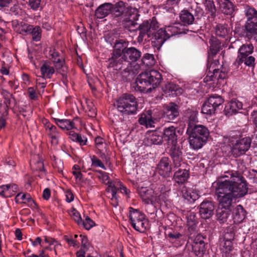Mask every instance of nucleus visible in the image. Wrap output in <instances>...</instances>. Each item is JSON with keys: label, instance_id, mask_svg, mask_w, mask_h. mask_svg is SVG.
Returning <instances> with one entry per match:
<instances>
[{"label": "nucleus", "instance_id": "obj_1", "mask_svg": "<svg viewBox=\"0 0 257 257\" xmlns=\"http://www.w3.org/2000/svg\"><path fill=\"white\" fill-rule=\"evenodd\" d=\"M170 190L164 184L152 185L151 188L139 187L138 193L143 202L147 204L162 203L168 200Z\"/></svg>", "mask_w": 257, "mask_h": 257}, {"label": "nucleus", "instance_id": "obj_2", "mask_svg": "<svg viewBox=\"0 0 257 257\" xmlns=\"http://www.w3.org/2000/svg\"><path fill=\"white\" fill-rule=\"evenodd\" d=\"M161 80V75L158 71L152 70L146 71L137 77L136 87L141 92L149 93L159 85Z\"/></svg>", "mask_w": 257, "mask_h": 257}, {"label": "nucleus", "instance_id": "obj_3", "mask_svg": "<svg viewBox=\"0 0 257 257\" xmlns=\"http://www.w3.org/2000/svg\"><path fill=\"white\" fill-rule=\"evenodd\" d=\"M187 134L189 136L190 147L194 150L201 148L206 143L209 136V131L202 125L188 126Z\"/></svg>", "mask_w": 257, "mask_h": 257}, {"label": "nucleus", "instance_id": "obj_4", "mask_svg": "<svg viewBox=\"0 0 257 257\" xmlns=\"http://www.w3.org/2000/svg\"><path fill=\"white\" fill-rule=\"evenodd\" d=\"M226 183H223L222 181H217L213 183V186L215 187V194L217 196L219 205L221 208L229 210L232 206L233 200L236 199L234 195L228 189Z\"/></svg>", "mask_w": 257, "mask_h": 257}, {"label": "nucleus", "instance_id": "obj_5", "mask_svg": "<svg viewBox=\"0 0 257 257\" xmlns=\"http://www.w3.org/2000/svg\"><path fill=\"white\" fill-rule=\"evenodd\" d=\"M229 175L230 176L229 179H226L225 178H228V176H225L223 177L224 180L222 181L223 183L227 182L229 184L227 185V188L234 195L235 198H239L246 195L247 193V187L243 177L240 176H235L230 173H229Z\"/></svg>", "mask_w": 257, "mask_h": 257}, {"label": "nucleus", "instance_id": "obj_6", "mask_svg": "<svg viewBox=\"0 0 257 257\" xmlns=\"http://www.w3.org/2000/svg\"><path fill=\"white\" fill-rule=\"evenodd\" d=\"M180 24H175L160 29L154 35L153 43L156 47H161L164 43L170 37L183 32Z\"/></svg>", "mask_w": 257, "mask_h": 257}, {"label": "nucleus", "instance_id": "obj_7", "mask_svg": "<svg viewBox=\"0 0 257 257\" xmlns=\"http://www.w3.org/2000/svg\"><path fill=\"white\" fill-rule=\"evenodd\" d=\"M115 105L123 115H131L137 112V102L135 96L132 94H123L117 99Z\"/></svg>", "mask_w": 257, "mask_h": 257}, {"label": "nucleus", "instance_id": "obj_8", "mask_svg": "<svg viewBox=\"0 0 257 257\" xmlns=\"http://www.w3.org/2000/svg\"><path fill=\"white\" fill-rule=\"evenodd\" d=\"M251 140L249 138H244L237 140L232 144L231 152L232 155L235 158L244 155L250 147Z\"/></svg>", "mask_w": 257, "mask_h": 257}, {"label": "nucleus", "instance_id": "obj_9", "mask_svg": "<svg viewBox=\"0 0 257 257\" xmlns=\"http://www.w3.org/2000/svg\"><path fill=\"white\" fill-rule=\"evenodd\" d=\"M203 239L202 235L197 234L192 242L187 243V249L195 256H201L205 251V242Z\"/></svg>", "mask_w": 257, "mask_h": 257}, {"label": "nucleus", "instance_id": "obj_10", "mask_svg": "<svg viewBox=\"0 0 257 257\" xmlns=\"http://www.w3.org/2000/svg\"><path fill=\"white\" fill-rule=\"evenodd\" d=\"M169 153L172 158L174 168H177L185 165L183 162L182 152L180 146H173L169 149Z\"/></svg>", "mask_w": 257, "mask_h": 257}, {"label": "nucleus", "instance_id": "obj_11", "mask_svg": "<svg viewBox=\"0 0 257 257\" xmlns=\"http://www.w3.org/2000/svg\"><path fill=\"white\" fill-rule=\"evenodd\" d=\"M47 134L51 139V143L56 145L58 143L59 133L55 126L51 124L47 119L42 120Z\"/></svg>", "mask_w": 257, "mask_h": 257}, {"label": "nucleus", "instance_id": "obj_12", "mask_svg": "<svg viewBox=\"0 0 257 257\" xmlns=\"http://www.w3.org/2000/svg\"><path fill=\"white\" fill-rule=\"evenodd\" d=\"M163 139L167 142L169 149L173 146H179L177 144V136L176 128L173 126H169L164 129Z\"/></svg>", "mask_w": 257, "mask_h": 257}, {"label": "nucleus", "instance_id": "obj_13", "mask_svg": "<svg viewBox=\"0 0 257 257\" xmlns=\"http://www.w3.org/2000/svg\"><path fill=\"white\" fill-rule=\"evenodd\" d=\"M214 210V205L213 203L211 201L205 200L200 205V215L203 219H209L213 214Z\"/></svg>", "mask_w": 257, "mask_h": 257}, {"label": "nucleus", "instance_id": "obj_14", "mask_svg": "<svg viewBox=\"0 0 257 257\" xmlns=\"http://www.w3.org/2000/svg\"><path fill=\"white\" fill-rule=\"evenodd\" d=\"M179 114V107L175 103H169L165 106L164 117L166 120H174Z\"/></svg>", "mask_w": 257, "mask_h": 257}, {"label": "nucleus", "instance_id": "obj_15", "mask_svg": "<svg viewBox=\"0 0 257 257\" xmlns=\"http://www.w3.org/2000/svg\"><path fill=\"white\" fill-rule=\"evenodd\" d=\"M170 160L167 157L162 158L157 166L158 173L165 177H168L171 172V166Z\"/></svg>", "mask_w": 257, "mask_h": 257}, {"label": "nucleus", "instance_id": "obj_16", "mask_svg": "<svg viewBox=\"0 0 257 257\" xmlns=\"http://www.w3.org/2000/svg\"><path fill=\"white\" fill-rule=\"evenodd\" d=\"M252 45H243L238 50V56L236 59V63L238 65L242 64L244 59L253 52Z\"/></svg>", "mask_w": 257, "mask_h": 257}, {"label": "nucleus", "instance_id": "obj_17", "mask_svg": "<svg viewBox=\"0 0 257 257\" xmlns=\"http://www.w3.org/2000/svg\"><path fill=\"white\" fill-rule=\"evenodd\" d=\"M141 56V52L134 47L126 48L123 52V55L121 58L125 61L135 62L137 61Z\"/></svg>", "mask_w": 257, "mask_h": 257}, {"label": "nucleus", "instance_id": "obj_18", "mask_svg": "<svg viewBox=\"0 0 257 257\" xmlns=\"http://www.w3.org/2000/svg\"><path fill=\"white\" fill-rule=\"evenodd\" d=\"M49 57L54 63L56 70L63 74L65 71L64 67V61L59 58L58 53L55 49H51L49 52Z\"/></svg>", "mask_w": 257, "mask_h": 257}, {"label": "nucleus", "instance_id": "obj_19", "mask_svg": "<svg viewBox=\"0 0 257 257\" xmlns=\"http://www.w3.org/2000/svg\"><path fill=\"white\" fill-rule=\"evenodd\" d=\"M163 141L162 134L157 131L148 133L145 139L144 142L147 146L158 145L161 144Z\"/></svg>", "mask_w": 257, "mask_h": 257}, {"label": "nucleus", "instance_id": "obj_20", "mask_svg": "<svg viewBox=\"0 0 257 257\" xmlns=\"http://www.w3.org/2000/svg\"><path fill=\"white\" fill-rule=\"evenodd\" d=\"M244 27L247 36L250 38L253 37L254 40L257 42V20H247Z\"/></svg>", "mask_w": 257, "mask_h": 257}, {"label": "nucleus", "instance_id": "obj_21", "mask_svg": "<svg viewBox=\"0 0 257 257\" xmlns=\"http://www.w3.org/2000/svg\"><path fill=\"white\" fill-rule=\"evenodd\" d=\"M78 119L76 118L72 120L67 119L55 118V123L62 130L69 131L76 128V121Z\"/></svg>", "mask_w": 257, "mask_h": 257}, {"label": "nucleus", "instance_id": "obj_22", "mask_svg": "<svg viewBox=\"0 0 257 257\" xmlns=\"http://www.w3.org/2000/svg\"><path fill=\"white\" fill-rule=\"evenodd\" d=\"M242 108V103L237 99L230 101L225 107V111L228 115H232L237 113Z\"/></svg>", "mask_w": 257, "mask_h": 257}, {"label": "nucleus", "instance_id": "obj_23", "mask_svg": "<svg viewBox=\"0 0 257 257\" xmlns=\"http://www.w3.org/2000/svg\"><path fill=\"white\" fill-rule=\"evenodd\" d=\"M15 201L18 203H24L31 207H36L37 205L28 193H19L15 197Z\"/></svg>", "mask_w": 257, "mask_h": 257}, {"label": "nucleus", "instance_id": "obj_24", "mask_svg": "<svg viewBox=\"0 0 257 257\" xmlns=\"http://www.w3.org/2000/svg\"><path fill=\"white\" fill-rule=\"evenodd\" d=\"M152 114V112L150 110L142 113L139 119L140 123L146 127H154L156 119L153 118Z\"/></svg>", "mask_w": 257, "mask_h": 257}, {"label": "nucleus", "instance_id": "obj_25", "mask_svg": "<svg viewBox=\"0 0 257 257\" xmlns=\"http://www.w3.org/2000/svg\"><path fill=\"white\" fill-rule=\"evenodd\" d=\"M113 9V5L105 3L100 5L95 11V17L97 19H103L108 16Z\"/></svg>", "mask_w": 257, "mask_h": 257}, {"label": "nucleus", "instance_id": "obj_26", "mask_svg": "<svg viewBox=\"0 0 257 257\" xmlns=\"http://www.w3.org/2000/svg\"><path fill=\"white\" fill-rule=\"evenodd\" d=\"M18 191L15 184H7L0 186V195L3 197H10Z\"/></svg>", "mask_w": 257, "mask_h": 257}, {"label": "nucleus", "instance_id": "obj_27", "mask_svg": "<svg viewBox=\"0 0 257 257\" xmlns=\"http://www.w3.org/2000/svg\"><path fill=\"white\" fill-rule=\"evenodd\" d=\"M40 71L42 76V79L45 80L46 79H50L52 77L55 72V69L51 65L50 62H44L41 66Z\"/></svg>", "mask_w": 257, "mask_h": 257}, {"label": "nucleus", "instance_id": "obj_28", "mask_svg": "<svg viewBox=\"0 0 257 257\" xmlns=\"http://www.w3.org/2000/svg\"><path fill=\"white\" fill-rule=\"evenodd\" d=\"M182 197L190 203H193L198 199L199 195L197 191L191 189L183 187L181 190Z\"/></svg>", "mask_w": 257, "mask_h": 257}, {"label": "nucleus", "instance_id": "obj_29", "mask_svg": "<svg viewBox=\"0 0 257 257\" xmlns=\"http://www.w3.org/2000/svg\"><path fill=\"white\" fill-rule=\"evenodd\" d=\"M109 189H110V192L112 194V200L116 199V193L118 190H120V191L126 195H128V192L126 188L123 186L121 183L118 180L115 181V183H111L109 186Z\"/></svg>", "mask_w": 257, "mask_h": 257}, {"label": "nucleus", "instance_id": "obj_30", "mask_svg": "<svg viewBox=\"0 0 257 257\" xmlns=\"http://www.w3.org/2000/svg\"><path fill=\"white\" fill-rule=\"evenodd\" d=\"M220 250L222 253V257H232L234 252L232 241H223Z\"/></svg>", "mask_w": 257, "mask_h": 257}, {"label": "nucleus", "instance_id": "obj_31", "mask_svg": "<svg viewBox=\"0 0 257 257\" xmlns=\"http://www.w3.org/2000/svg\"><path fill=\"white\" fill-rule=\"evenodd\" d=\"M158 27V23L156 20L153 18L150 23L148 21H145L141 25H139L138 28L141 31V33L145 34L146 32H152Z\"/></svg>", "mask_w": 257, "mask_h": 257}, {"label": "nucleus", "instance_id": "obj_32", "mask_svg": "<svg viewBox=\"0 0 257 257\" xmlns=\"http://www.w3.org/2000/svg\"><path fill=\"white\" fill-rule=\"evenodd\" d=\"M164 92L169 95H177L181 94L183 90L173 83H167L163 88Z\"/></svg>", "mask_w": 257, "mask_h": 257}, {"label": "nucleus", "instance_id": "obj_33", "mask_svg": "<svg viewBox=\"0 0 257 257\" xmlns=\"http://www.w3.org/2000/svg\"><path fill=\"white\" fill-rule=\"evenodd\" d=\"M189 178V172L185 169H179L174 175L173 179L178 184H183Z\"/></svg>", "mask_w": 257, "mask_h": 257}, {"label": "nucleus", "instance_id": "obj_34", "mask_svg": "<svg viewBox=\"0 0 257 257\" xmlns=\"http://www.w3.org/2000/svg\"><path fill=\"white\" fill-rule=\"evenodd\" d=\"M246 213L242 206L237 205L234 209L233 212V219L236 223L241 222L245 217Z\"/></svg>", "mask_w": 257, "mask_h": 257}, {"label": "nucleus", "instance_id": "obj_35", "mask_svg": "<svg viewBox=\"0 0 257 257\" xmlns=\"http://www.w3.org/2000/svg\"><path fill=\"white\" fill-rule=\"evenodd\" d=\"M126 14L129 19L128 21V25H132L134 27L139 25L137 23L135 22L138 20L139 17L140 16L137 9L131 7L127 8Z\"/></svg>", "mask_w": 257, "mask_h": 257}, {"label": "nucleus", "instance_id": "obj_36", "mask_svg": "<svg viewBox=\"0 0 257 257\" xmlns=\"http://www.w3.org/2000/svg\"><path fill=\"white\" fill-rule=\"evenodd\" d=\"M180 20L184 25H189L193 24L194 17L188 10H183L180 14Z\"/></svg>", "mask_w": 257, "mask_h": 257}, {"label": "nucleus", "instance_id": "obj_37", "mask_svg": "<svg viewBox=\"0 0 257 257\" xmlns=\"http://www.w3.org/2000/svg\"><path fill=\"white\" fill-rule=\"evenodd\" d=\"M144 215L137 210L130 208L129 217L132 226H135L136 223L143 219Z\"/></svg>", "mask_w": 257, "mask_h": 257}, {"label": "nucleus", "instance_id": "obj_38", "mask_svg": "<svg viewBox=\"0 0 257 257\" xmlns=\"http://www.w3.org/2000/svg\"><path fill=\"white\" fill-rule=\"evenodd\" d=\"M36 159H37L38 160L37 161L34 160H31L30 161V164L33 169L36 170V171H39L41 175L45 174V170L44 168V164L42 162V160L39 158L38 156H35Z\"/></svg>", "mask_w": 257, "mask_h": 257}, {"label": "nucleus", "instance_id": "obj_39", "mask_svg": "<svg viewBox=\"0 0 257 257\" xmlns=\"http://www.w3.org/2000/svg\"><path fill=\"white\" fill-rule=\"evenodd\" d=\"M220 10L225 15H231L233 12V8L230 1L221 2L220 3Z\"/></svg>", "mask_w": 257, "mask_h": 257}, {"label": "nucleus", "instance_id": "obj_40", "mask_svg": "<svg viewBox=\"0 0 257 257\" xmlns=\"http://www.w3.org/2000/svg\"><path fill=\"white\" fill-rule=\"evenodd\" d=\"M27 32H30L33 37V40L35 41L40 40L41 37V31L40 27H35L33 28L32 26L29 25L27 28Z\"/></svg>", "mask_w": 257, "mask_h": 257}, {"label": "nucleus", "instance_id": "obj_41", "mask_svg": "<svg viewBox=\"0 0 257 257\" xmlns=\"http://www.w3.org/2000/svg\"><path fill=\"white\" fill-rule=\"evenodd\" d=\"M244 14L247 20H257V11L253 8L246 6L244 8Z\"/></svg>", "mask_w": 257, "mask_h": 257}, {"label": "nucleus", "instance_id": "obj_42", "mask_svg": "<svg viewBox=\"0 0 257 257\" xmlns=\"http://www.w3.org/2000/svg\"><path fill=\"white\" fill-rule=\"evenodd\" d=\"M207 100L208 101V103L214 106L215 109L223 102V99L222 97L217 95L210 96Z\"/></svg>", "mask_w": 257, "mask_h": 257}, {"label": "nucleus", "instance_id": "obj_43", "mask_svg": "<svg viewBox=\"0 0 257 257\" xmlns=\"http://www.w3.org/2000/svg\"><path fill=\"white\" fill-rule=\"evenodd\" d=\"M125 6L124 3L120 1L117 3L114 6H113V9L112 12L116 17H119L122 15L124 11H125Z\"/></svg>", "mask_w": 257, "mask_h": 257}, {"label": "nucleus", "instance_id": "obj_44", "mask_svg": "<svg viewBox=\"0 0 257 257\" xmlns=\"http://www.w3.org/2000/svg\"><path fill=\"white\" fill-rule=\"evenodd\" d=\"M222 209H218L216 214L217 219L220 223H224L226 222L230 215L229 210H224Z\"/></svg>", "mask_w": 257, "mask_h": 257}, {"label": "nucleus", "instance_id": "obj_45", "mask_svg": "<svg viewBox=\"0 0 257 257\" xmlns=\"http://www.w3.org/2000/svg\"><path fill=\"white\" fill-rule=\"evenodd\" d=\"M98 172L99 173V175L98 176V178L103 183L108 185V188L107 190L108 192H110L109 186L111 183H115V181H110L109 175L107 173L101 171H99Z\"/></svg>", "mask_w": 257, "mask_h": 257}, {"label": "nucleus", "instance_id": "obj_46", "mask_svg": "<svg viewBox=\"0 0 257 257\" xmlns=\"http://www.w3.org/2000/svg\"><path fill=\"white\" fill-rule=\"evenodd\" d=\"M122 56V52L120 50H118L114 48V50L112 53V56L111 59H109V67H115L117 66L118 63L116 61V59L119 57L120 56Z\"/></svg>", "mask_w": 257, "mask_h": 257}, {"label": "nucleus", "instance_id": "obj_47", "mask_svg": "<svg viewBox=\"0 0 257 257\" xmlns=\"http://www.w3.org/2000/svg\"><path fill=\"white\" fill-rule=\"evenodd\" d=\"M148 223V220L145 218V216H144L143 219L136 223L135 226H133V227L137 231L141 232H144L147 228Z\"/></svg>", "mask_w": 257, "mask_h": 257}, {"label": "nucleus", "instance_id": "obj_48", "mask_svg": "<svg viewBox=\"0 0 257 257\" xmlns=\"http://www.w3.org/2000/svg\"><path fill=\"white\" fill-rule=\"evenodd\" d=\"M216 109L212 105L208 103V101L207 100L203 104L201 112L204 114L211 115L215 113Z\"/></svg>", "mask_w": 257, "mask_h": 257}, {"label": "nucleus", "instance_id": "obj_49", "mask_svg": "<svg viewBox=\"0 0 257 257\" xmlns=\"http://www.w3.org/2000/svg\"><path fill=\"white\" fill-rule=\"evenodd\" d=\"M198 112L196 110H188L186 116L188 118V126H193L192 124L198 121Z\"/></svg>", "mask_w": 257, "mask_h": 257}, {"label": "nucleus", "instance_id": "obj_50", "mask_svg": "<svg viewBox=\"0 0 257 257\" xmlns=\"http://www.w3.org/2000/svg\"><path fill=\"white\" fill-rule=\"evenodd\" d=\"M142 63L147 67H150L155 63V60L153 55L146 54L142 58Z\"/></svg>", "mask_w": 257, "mask_h": 257}, {"label": "nucleus", "instance_id": "obj_51", "mask_svg": "<svg viewBox=\"0 0 257 257\" xmlns=\"http://www.w3.org/2000/svg\"><path fill=\"white\" fill-rule=\"evenodd\" d=\"M68 213L71 217L73 219L78 225L82 224V218L80 214L75 209L71 208L68 211Z\"/></svg>", "mask_w": 257, "mask_h": 257}, {"label": "nucleus", "instance_id": "obj_52", "mask_svg": "<svg viewBox=\"0 0 257 257\" xmlns=\"http://www.w3.org/2000/svg\"><path fill=\"white\" fill-rule=\"evenodd\" d=\"M215 33L217 36L223 37L227 34L228 31L224 26L219 25L216 26Z\"/></svg>", "mask_w": 257, "mask_h": 257}, {"label": "nucleus", "instance_id": "obj_53", "mask_svg": "<svg viewBox=\"0 0 257 257\" xmlns=\"http://www.w3.org/2000/svg\"><path fill=\"white\" fill-rule=\"evenodd\" d=\"M168 235L170 238V241L173 243L180 241V239L182 237V235L181 233L177 232L169 233Z\"/></svg>", "mask_w": 257, "mask_h": 257}, {"label": "nucleus", "instance_id": "obj_54", "mask_svg": "<svg viewBox=\"0 0 257 257\" xmlns=\"http://www.w3.org/2000/svg\"><path fill=\"white\" fill-rule=\"evenodd\" d=\"M80 225H82L87 230H89L94 226V222L88 216H86L85 220L82 221V224Z\"/></svg>", "mask_w": 257, "mask_h": 257}, {"label": "nucleus", "instance_id": "obj_55", "mask_svg": "<svg viewBox=\"0 0 257 257\" xmlns=\"http://www.w3.org/2000/svg\"><path fill=\"white\" fill-rule=\"evenodd\" d=\"M92 166L96 167H100L104 170H106V167L104 166L102 162L98 159L96 157L93 156L91 158Z\"/></svg>", "mask_w": 257, "mask_h": 257}, {"label": "nucleus", "instance_id": "obj_56", "mask_svg": "<svg viewBox=\"0 0 257 257\" xmlns=\"http://www.w3.org/2000/svg\"><path fill=\"white\" fill-rule=\"evenodd\" d=\"M204 5L206 9L211 13L215 12V7L213 0H205Z\"/></svg>", "mask_w": 257, "mask_h": 257}, {"label": "nucleus", "instance_id": "obj_57", "mask_svg": "<svg viewBox=\"0 0 257 257\" xmlns=\"http://www.w3.org/2000/svg\"><path fill=\"white\" fill-rule=\"evenodd\" d=\"M72 173L76 179L80 180L82 178V174L80 168L78 165H75L72 168Z\"/></svg>", "mask_w": 257, "mask_h": 257}, {"label": "nucleus", "instance_id": "obj_58", "mask_svg": "<svg viewBox=\"0 0 257 257\" xmlns=\"http://www.w3.org/2000/svg\"><path fill=\"white\" fill-rule=\"evenodd\" d=\"M15 103L16 100L13 95L4 99V103L5 104L7 108L11 107L13 105H14L15 104Z\"/></svg>", "mask_w": 257, "mask_h": 257}, {"label": "nucleus", "instance_id": "obj_59", "mask_svg": "<svg viewBox=\"0 0 257 257\" xmlns=\"http://www.w3.org/2000/svg\"><path fill=\"white\" fill-rule=\"evenodd\" d=\"M219 49L220 46L219 44H218L217 43H214L213 42H212L210 46V51L212 55H216L217 53V52L219 51Z\"/></svg>", "mask_w": 257, "mask_h": 257}, {"label": "nucleus", "instance_id": "obj_60", "mask_svg": "<svg viewBox=\"0 0 257 257\" xmlns=\"http://www.w3.org/2000/svg\"><path fill=\"white\" fill-rule=\"evenodd\" d=\"M41 0H29V5L34 10H37L40 5Z\"/></svg>", "mask_w": 257, "mask_h": 257}, {"label": "nucleus", "instance_id": "obj_61", "mask_svg": "<svg viewBox=\"0 0 257 257\" xmlns=\"http://www.w3.org/2000/svg\"><path fill=\"white\" fill-rule=\"evenodd\" d=\"M218 74V78L221 79H224L227 77V73L225 72L220 71L219 70L214 69L213 70V74L217 76Z\"/></svg>", "mask_w": 257, "mask_h": 257}, {"label": "nucleus", "instance_id": "obj_62", "mask_svg": "<svg viewBox=\"0 0 257 257\" xmlns=\"http://www.w3.org/2000/svg\"><path fill=\"white\" fill-rule=\"evenodd\" d=\"M255 58L252 56H247L246 59H244V64L248 66H253L254 64Z\"/></svg>", "mask_w": 257, "mask_h": 257}, {"label": "nucleus", "instance_id": "obj_63", "mask_svg": "<svg viewBox=\"0 0 257 257\" xmlns=\"http://www.w3.org/2000/svg\"><path fill=\"white\" fill-rule=\"evenodd\" d=\"M234 234L232 232H225L223 241H231L234 238Z\"/></svg>", "mask_w": 257, "mask_h": 257}, {"label": "nucleus", "instance_id": "obj_64", "mask_svg": "<svg viewBox=\"0 0 257 257\" xmlns=\"http://www.w3.org/2000/svg\"><path fill=\"white\" fill-rule=\"evenodd\" d=\"M66 201L67 202H71L74 200V195L71 191L67 190L65 192Z\"/></svg>", "mask_w": 257, "mask_h": 257}]
</instances>
